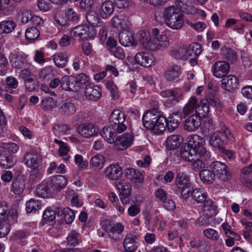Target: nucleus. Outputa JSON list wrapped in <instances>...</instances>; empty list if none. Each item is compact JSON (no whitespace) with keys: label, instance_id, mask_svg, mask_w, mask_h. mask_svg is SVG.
Wrapping results in <instances>:
<instances>
[{"label":"nucleus","instance_id":"nucleus-59","mask_svg":"<svg viewBox=\"0 0 252 252\" xmlns=\"http://www.w3.org/2000/svg\"><path fill=\"white\" fill-rule=\"evenodd\" d=\"M56 211L50 209L45 210L42 215L43 221L45 223L53 222L55 220L56 218Z\"/></svg>","mask_w":252,"mask_h":252},{"label":"nucleus","instance_id":"nucleus-28","mask_svg":"<svg viewBox=\"0 0 252 252\" xmlns=\"http://www.w3.org/2000/svg\"><path fill=\"white\" fill-rule=\"evenodd\" d=\"M101 135L103 138L110 144L114 143L116 136V127L112 126H104L100 131Z\"/></svg>","mask_w":252,"mask_h":252},{"label":"nucleus","instance_id":"nucleus-34","mask_svg":"<svg viewBox=\"0 0 252 252\" xmlns=\"http://www.w3.org/2000/svg\"><path fill=\"white\" fill-rule=\"evenodd\" d=\"M182 136L177 134H172L168 137L166 141L167 147L170 150L177 149L183 142Z\"/></svg>","mask_w":252,"mask_h":252},{"label":"nucleus","instance_id":"nucleus-31","mask_svg":"<svg viewBox=\"0 0 252 252\" xmlns=\"http://www.w3.org/2000/svg\"><path fill=\"white\" fill-rule=\"evenodd\" d=\"M69 57V54L67 52H59L53 56V59L57 67L63 68L66 66Z\"/></svg>","mask_w":252,"mask_h":252},{"label":"nucleus","instance_id":"nucleus-45","mask_svg":"<svg viewBox=\"0 0 252 252\" xmlns=\"http://www.w3.org/2000/svg\"><path fill=\"white\" fill-rule=\"evenodd\" d=\"M124 113L118 110H114L110 116V123L111 124L123 123L125 121Z\"/></svg>","mask_w":252,"mask_h":252},{"label":"nucleus","instance_id":"nucleus-1","mask_svg":"<svg viewBox=\"0 0 252 252\" xmlns=\"http://www.w3.org/2000/svg\"><path fill=\"white\" fill-rule=\"evenodd\" d=\"M145 127L152 130L157 134H162L165 130V117L160 115L156 109L148 111L142 117Z\"/></svg>","mask_w":252,"mask_h":252},{"label":"nucleus","instance_id":"nucleus-43","mask_svg":"<svg viewBox=\"0 0 252 252\" xmlns=\"http://www.w3.org/2000/svg\"><path fill=\"white\" fill-rule=\"evenodd\" d=\"M74 79L78 90L80 88H85V87H88L89 85L92 84L90 82L89 77L84 73L78 74Z\"/></svg>","mask_w":252,"mask_h":252},{"label":"nucleus","instance_id":"nucleus-55","mask_svg":"<svg viewBox=\"0 0 252 252\" xmlns=\"http://www.w3.org/2000/svg\"><path fill=\"white\" fill-rule=\"evenodd\" d=\"M86 20L88 23L90 25V26H97L99 23L100 19L97 15L96 13L94 11H90L86 14Z\"/></svg>","mask_w":252,"mask_h":252},{"label":"nucleus","instance_id":"nucleus-23","mask_svg":"<svg viewBox=\"0 0 252 252\" xmlns=\"http://www.w3.org/2000/svg\"><path fill=\"white\" fill-rule=\"evenodd\" d=\"M195 113L193 114L199 118V119L206 117L209 112V104L207 100H203L198 102L197 100V104L195 106Z\"/></svg>","mask_w":252,"mask_h":252},{"label":"nucleus","instance_id":"nucleus-58","mask_svg":"<svg viewBox=\"0 0 252 252\" xmlns=\"http://www.w3.org/2000/svg\"><path fill=\"white\" fill-rule=\"evenodd\" d=\"M12 65L13 67L17 68H21L27 64L26 58L21 55H17L11 60Z\"/></svg>","mask_w":252,"mask_h":252},{"label":"nucleus","instance_id":"nucleus-32","mask_svg":"<svg viewBox=\"0 0 252 252\" xmlns=\"http://www.w3.org/2000/svg\"><path fill=\"white\" fill-rule=\"evenodd\" d=\"M56 212L57 215H60L62 219H63L66 223L70 224L74 220L75 213L69 208H64L60 212V208L56 209Z\"/></svg>","mask_w":252,"mask_h":252},{"label":"nucleus","instance_id":"nucleus-4","mask_svg":"<svg viewBox=\"0 0 252 252\" xmlns=\"http://www.w3.org/2000/svg\"><path fill=\"white\" fill-rule=\"evenodd\" d=\"M72 35L82 40L93 37L96 34V30L93 26L80 25L75 27L71 32Z\"/></svg>","mask_w":252,"mask_h":252},{"label":"nucleus","instance_id":"nucleus-42","mask_svg":"<svg viewBox=\"0 0 252 252\" xmlns=\"http://www.w3.org/2000/svg\"><path fill=\"white\" fill-rule=\"evenodd\" d=\"M59 112L65 115H72L76 112V107L74 103L66 102L63 103L59 107Z\"/></svg>","mask_w":252,"mask_h":252},{"label":"nucleus","instance_id":"nucleus-20","mask_svg":"<svg viewBox=\"0 0 252 252\" xmlns=\"http://www.w3.org/2000/svg\"><path fill=\"white\" fill-rule=\"evenodd\" d=\"M201 125V120L198 117L192 114L185 121L184 128L188 131H194L197 129Z\"/></svg>","mask_w":252,"mask_h":252},{"label":"nucleus","instance_id":"nucleus-14","mask_svg":"<svg viewBox=\"0 0 252 252\" xmlns=\"http://www.w3.org/2000/svg\"><path fill=\"white\" fill-rule=\"evenodd\" d=\"M180 3H182V2L180 0H177L176 1V4H177L178 8H176L175 6H170L165 8L163 13V18L165 21V22L166 21H168L174 18L177 17V16L181 14V10L182 9V6L180 4Z\"/></svg>","mask_w":252,"mask_h":252},{"label":"nucleus","instance_id":"nucleus-53","mask_svg":"<svg viewBox=\"0 0 252 252\" xmlns=\"http://www.w3.org/2000/svg\"><path fill=\"white\" fill-rule=\"evenodd\" d=\"M36 190L38 195L43 198L49 197L52 195L51 189L46 184L39 185Z\"/></svg>","mask_w":252,"mask_h":252},{"label":"nucleus","instance_id":"nucleus-22","mask_svg":"<svg viewBox=\"0 0 252 252\" xmlns=\"http://www.w3.org/2000/svg\"><path fill=\"white\" fill-rule=\"evenodd\" d=\"M180 155L183 159L190 162L197 154L188 143H185L180 148Z\"/></svg>","mask_w":252,"mask_h":252},{"label":"nucleus","instance_id":"nucleus-51","mask_svg":"<svg viewBox=\"0 0 252 252\" xmlns=\"http://www.w3.org/2000/svg\"><path fill=\"white\" fill-rule=\"evenodd\" d=\"M193 199L197 203L204 202L207 198V194L200 189H195L191 192Z\"/></svg>","mask_w":252,"mask_h":252},{"label":"nucleus","instance_id":"nucleus-24","mask_svg":"<svg viewBox=\"0 0 252 252\" xmlns=\"http://www.w3.org/2000/svg\"><path fill=\"white\" fill-rule=\"evenodd\" d=\"M182 70L178 65H174L169 67L164 73L166 80L170 82L176 81L181 74Z\"/></svg>","mask_w":252,"mask_h":252},{"label":"nucleus","instance_id":"nucleus-57","mask_svg":"<svg viewBox=\"0 0 252 252\" xmlns=\"http://www.w3.org/2000/svg\"><path fill=\"white\" fill-rule=\"evenodd\" d=\"M150 37V34L148 32L146 31H140L137 33L136 38L135 40H137V42H139L144 47L145 44L149 39Z\"/></svg>","mask_w":252,"mask_h":252},{"label":"nucleus","instance_id":"nucleus-41","mask_svg":"<svg viewBox=\"0 0 252 252\" xmlns=\"http://www.w3.org/2000/svg\"><path fill=\"white\" fill-rule=\"evenodd\" d=\"M190 246L192 248H197L204 252H208L210 250L211 245L204 240H192L189 243Z\"/></svg>","mask_w":252,"mask_h":252},{"label":"nucleus","instance_id":"nucleus-7","mask_svg":"<svg viewBox=\"0 0 252 252\" xmlns=\"http://www.w3.org/2000/svg\"><path fill=\"white\" fill-rule=\"evenodd\" d=\"M133 140L132 135L130 133H126L115 139L114 146L116 149L123 151L129 147L132 144Z\"/></svg>","mask_w":252,"mask_h":252},{"label":"nucleus","instance_id":"nucleus-30","mask_svg":"<svg viewBox=\"0 0 252 252\" xmlns=\"http://www.w3.org/2000/svg\"><path fill=\"white\" fill-rule=\"evenodd\" d=\"M186 55L185 60L189 58H197L202 52L201 45L196 42L192 43L186 48Z\"/></svg>","mask_w":252,"mask_h":252},{"label":"nucleus","instance_id":"nucleus-39","mask_svg":"<svg viewBox=\"0 0 252 252\" xmlns=\"http://www.w3.org/2000/svg\"><path fill=\"white\" fill-rule=\"evenodd\" d=\"M125 250L136 251L137 246L136 242V237L131 234L126 236L123 243Z\"/></svg>","mask_w":252,"mask_h":252},{"label":"nucleus","instance_id":"nucleus-26","mask_svg":"<svg viewBox=\"0 0 252 252\" xmlns=\"http://www.w3.org/2000/svg\"><path fill=\"white\" fill-rule=\"evenodd\" d=\"M61 87L63 90L67 91H78V87L73 77L65 76L61 79Z\"/></svg>","mask_w":252,"mask_h":252},{"label":"nucleus","instance_id":"nucleus-15","mask_svg":"<svg viewBox=\"0 0 252 252\" xmlns=\"http://www.w3.org/2000/svg\"><path fill=\"white\" fill-rule=\"evenodd\" d=\"M125 177L129 181L135 184L142 183L144 177L141 172L132 167L125 169L124 171Z\"/></svg>","mask_w":252,"mask_h":252},{"label":"nucleus","instance_id":"nucleus-16","mask_svg":"<svg viewBox=\"0 0 252 252\" xmlns=\"http://www.w3.org/2000/svg\"><path fill=\"white\" fill-rule=\"evenodd\" d=\"M77 132L85 138H89L97 134L98 129L91 124H82L77 126Z\"/></svg>","mask_w":252,"mask_h":252},{"label":"nucleus","instance_id":"nucleus-44","mask_svg":"<svg viewBox=\"0 0 252 252\" xmlns=\"http://www.w3.org/2000/svg\"><path fill=\"white\" fill-rule=\"evenodd\" d=\"M16 24L13 21H3L0 23V33H9L14 30Z\"/></svg>","mask_w":252,"mask_h":252},{"label":"nucleus","instance_id":"nucleus-21","mask_svg":"<svg viewBox=\"0 0 252 252\" xmlns=\"http://www.w3.org/2000/svg\"><path fill=\"white\" fill-rule=\"evenodd\" d=\"M114 6L110 1H105L101 4L98 9V14L102 19H107L114 12Z\"/></svg>","mask_w":252,"mask_h":252},{"label":"nucleus","instance_id":"nucleus-11","mask_svg":"<svg viewBox=\"0 0 252 252\" xmlns=\"http://www.w3.org/2000/svg\"><path fill=\"white\" fill-rule=\"evenodd\" d=\"M221 88L229 92H233L238 86V79L233 75H226L222 78L221 81Z\"/></svg>","mask_w":252,"mask_h":252},{"label":"nucleus","instance_id":"nucleus-52","mask_svg":"<svg viewBox=\"0 0 252 252\" xmlns=\"http://www.w3.org/2000/svg\"><path fill=\"white\" fill-rule=\"evenodd\" d=\"M54 18L57 23L62 26H65L67 24V20L65 12L61 10H57L54 13Z\"/></svg>","mask_w":252,"mask_h":252},{"label":"nucleus","instance_id":"nucleus-29","mask_svg":"<svg viewBox=\"0 0 252 252\" xmlns=\"http://www.w3.org/2000/svg\"><path fill=\"white\" fill-rule=\"evenodd\" d=\"M53 190L60 191L64 189L67 184V180L65 176L58 175L54 176L51 181Z\"/></svg>","mask_w":252,"mask_h":252},{"label":"nucleus","instance_id":"nucleus-13","mask_svg":"<svg viewBox=\"0 0 252 252\" xmlns=\"http://www.w3.org/2000/svg\"><path fill=\"white\" fill-rule=\"evenodd\" d=\"M123 173L121 167L117 164L110 165L104 170L105 177L111 180H118Z\"/></svg>","mask_w":252,"mask_h":252},{"label":"nucleus","instance_id":"nucleus-25","mask_svg":"<svg viewBox=\"0 0 252 252\" xmlns=\"http://www.w3.org/2000/svg\"><path fill=\"white\" fill-rule=\"evenodd\" d=\"M26 180L22 177L14 178L11 185V190L16 195L22 193L26 188Z\"/></svg>","mask_w":252,"mask_h":252},{"label":"nucleus","instance_id":"nucleus-17","mask_svg":"<svg viewBox=\"0 0 252 252\" xmlns=\"http://www.w3.org/2000/svg\"><path fill=\"white\" fill-rule=\"evenodd\" d=\"M182 117L179 112L173 113L167 119L165 118V126L168 129L172 131L177 128L182 120Z\"/></svg>","mask_w":252,"mask_h":252},{"label":"nucleus","instance_id":"nucleus-8","mask_svg":"<svg viewBox=\"0 0 252 252\" xmlns=\"http://www.w3.org/2000/svg\"><path fill=\"white\" fill-rule=\"evenodd\" d=\"M213 75L217 78H223L230 70L229 63L226 61L216 62L212 66Z\"/></svg>","mask_w":252,"mask_h":252},{"label":"nucleus","instance_id":"nucleus-56","mask_svg":"<svg viewBox=\"0 0 252 252\" xmlns=\"http://www.w3.org/2000/svg\"><path fill=\"white\" fill-rule=\"evenodd\" d=\"M203 234L208 239L217 241L220 237V232L212 228H207L203 231Z\"/></svg>","mask_w":252,"mask_h":252},{"label":"nucleus","instance_id":"nucleus-10","mask_svg":"<svg viewBox=\"0 0 252 252\" xmlns=\"http://www.w3.org/2000/svg\"><path fill=\"white\" fill-rule=\"evenodd\" d=\"M120 43L123 46H135L137 45V40L134 38V33L129 30H124L119 35Z\"/></svg>","mask_w":252,"mask_h":252},{"label":"nucleus","instance_id":"nucleus-2","mask_svg":"<svg viewBox=\"0 0 252 252\" xmlns=\"http://www.w3.org/2000/svg\"><path fill=\"white\" fill-rule=\"evenodd\" d=\"M19 146L15 143H4L0 148V166L9 168L14 165V154L19 150Z\"/></svg>","mask_w":252,"mask_h":252},{"label":"nucleus","instance_id":"nucleus-33","mask_svg":"<svg viewBox=\"0 0 252 252\" xmlns=\"http://www.w3.org/2000/svg\"><path fill=\"white\" fill-rule=\"evenodd\" d=\"M175 183L179 188L189 187V185H191L189 176L185 172L180 170L177 171V175L175 177Z\"/></svg>","mask_w":252,"mask_h":252},{"label":"nucleus","instance_id":"nucleus-12","mask_svg":"<svg viewBox=\"0 0 252 252\" xmlns=\"http://www.w3.org/2000/svg\"><path fill=\"white\" fill-rule=\"evenodd\" d=\"M84 94L87 99L93 101H96L101 96L100 88L93 84L85 87Z\"/></svg>","mask_w":252,"mask_h":252},{"label":"nucleus","instance_id":"nucleus-9","mask_svg":"<svg viewBox=\"0 0 252 252\" xmlns=\"http://www.w3.org/2000/svg\"><path fill=\"white\" fill-rule=\"evenodd\" d=\"M42 161L39 155L33 152H27L24 157L25 164L31 169L39 168Z\"/></svg>","mask_w":252,"mask_h":252},{"label":"nucleus","instance_id":"nucleus-38","mask_svg":"<svg viewBox=\"0 0 252 252\" xmlns=\"http://www.w3.org/2000/svg\"><path fill=\"white\" fill-rule=\"evenodd\" d=\"M203 211L204 215L209 218H212L217 214V207L211 200L204 202Z\"/></svg>","mask_w":252,"mask_h":252},{"label":"nucleus","instance_id":"nucleus-46","mask_svg":"<svg viewBox=\"0 0 252 252\" xmlns=\"http://www.w3.org/2000/svg\"><path fill=\"white\" fill-rule=\"evenodd\" d=\"M222 58L231 63H233L236 61L237 55L233 49L225 48L222 50Z\"/></svg>","mask_w":252,"mask_h":252},{"label":"nucleus","instance_id":"nucleus-3","mask_svg":"<svg viewBox=\"0 0 252 252\" xmlns=\"http://www.w3.org/2000/svg\"><path fill=\"white\" fill-rule=\"evenodd\" d=\"M188 144L191 147L192 149L197 154L198 156L205 160H209L211 158L209 152L207 151L204 146L205 141L204 138L195 134L191 137Z\"/></svg>","mask_w":252,"mask_h":252},{"label":"nucleus","instance_id":"nucleus-18","mask_svg":"<svg viewBox=\"0 0 252 252\" xmlns=\"http://www.w3.org/2000/svg\"><path fill=\"white\" fill-rule=\"evenodd\" d=\"M160 95L163 97H173L172 100L167 101L165 102L166 106L170 107L179 102V98L182 96V94L176 90L168 89L162 91L160 92Z\"/></svg>","mask_w":252,"mask_h":252},{"label":"nucleus","instance_id":"nucleus-36","mask_svg":"<svg viewBox=\"0 0 252 252\" xmlns=\"http://www.w3.org/2000/svg\"><path fill=\"white\" fill-rule=\"evenodd\" d=\"M199 177L202 182L206 185H211L215 180V176L213 170H202L199 173Z\"/></svg>","mask_w":252,"mask_h":252},{"label":"nucleus","instance_id":"nucleus-48","mask_svg":"<svg viewBox=\"0 0 252 252\" xmlns=\"http://www.w3.org/2000/svg\"><path fill=\"white\" fill-rule=\"evenodd\" d=\"M117 189L119 190L120 195H130L131 193V185L128 182H118L116 184Z\"/></svg>","mask_w":252,"mask_h":252},{"label":"nucleus","instance_id":"nucleus-6","mask_svg":"<svg viewBox=\"0 0 252 252\" xmlns=\"http://www.w3.org/2000/svg\"><path fill=\"white\" fill-rule=\"evenodd\" d=\"M211 168L213 170L215 177L219 180L227 182L231 179V173L227 170V166L224 163L216 161L211 163Z\"/></svg>","mask_w":252,"mask_h":252},{"label":"nucleus","instance_id":"nucleus-47","mask_svg":"<svg viewBox=\"0 0 252 252\" xmlns=\"http://www.w3.org/2000/svg\"><path fill=\"white\" fill-rule=\"evenodd\" d=\"M27 213H36L41 209V204L39 201L34 199H31L26 204Z\"/></svg>","mask_w":252,"mask_h":252},{"label":"nucleus","instance_id":"nucleus-61","mask_svg":"<svg viewBox=\"0 0 252 252\" xmlns=\"http://www.w3.org/2000/svg\"><path fill=\"white\" fill-rule=\"evenodd\" d=\"M53 72L51 66H46L40 70L39 75L43 80H49L53 77Z\"/></svg>","mask_w":252,"mask_h":252},{"label":"nucleus","instance_id":"nucleus-35","mask_svg":"<svg viewBox=\"0 0 252 252\" xmlns=\"http://www.w3.org/2000/svg\"><path fill=\"white\" fill-rule=\"evenodd\" d=\"M208 161L197 156L190 161L191 162V168L194 171L200 173V171L208 167Z\"/></svg>","mask_w":252,"mask_h":252},{"label":"nucleus","instance_id":"nucleus-50","mask_svg":"<svg viewBox=\"0 0 252 252\" xmlns=\"http://www.w3.org/2000/svg\"><path fill=\"white\" fill-rule=\"evenodd\" d=\"M100 225L102 228L108 233L111 238L115 240L118 239V236L112 232L113 222L110 220L108 219L102 220L101 221Z\"/></svg>","mask_w":252,"mask_h":252},{"label":"nucleus","instance_id":"nucleus-27","mask_svg":"<svg viewBox=\"0 0 252 252\" xmlns=\"http://www.w3.org/2000/svg\"><path fill=\"white\" fill-rule=\"evenodd\" d=\"M197 104V99L195 96L191 97L180 112L182 117L185 118L191 114L195 111V106Z\"/></svg>","mask_w":252,"mask_h":252},{"label":"nucleus","instance_id":"nucleus-64","mask_svg":"<svg viewBox=\"0 0 252 252\" xmlns=\"http://www.w3.org/2000/svg\"><path fill=\"white\" fill-rule=\"evenodd\" d=\"M111 24L114 28L118 29H125V21L123 18H120L118 16H114L111 20Z\"/></svg>","mask_w":252,"mask_h":252},{"label":"nucleus","instance_id":"nucleus-54","mask_svg":"<svg viewBox=\"0 0 252 252\" xmlns=\"http://www.w3.org/2000/svg\"><path fill=\"white\" fill-rule=\"evenodd\" d=\"M105 162V158L102 155H96L92 158L90 164L94 167L102 168Z\"/></svg>","mask_w":252,"mask_h":252},{"label":"nucleus","instance_id":"nucleus-5","mask_svg":"<svg viewBox=\"0 0 252 252\" xmlns=\"http://www.w3.org/2000/svg\"><path fill=\"white\" fill-rule=\"evenodd\" d=\"M159 38L157 36L150 37L144 48L147 50L156 51L167 47L169 45L167 37L165 34H161L159 35Z\"/></svg>","mask_w":252,"mask_h":252},{"label":"nucleus","instance_id":"nucleus-49","mask_svg":"<svg viewBox=\"0 0 252 252\" xmlns=\"http://www.w3.org/2000/svg\"><path fill=\"white\" fill-rule=\"evenodd\" d=\"M40 35V32L37 28L35 27L28 28L25 32V37L27 40L32 42L37 39Z\"/></svg>","mask_w":252,"mask_h":252},{"label":"nucleus","instance_id":"nucleus-62","mask_svg":"<svg viewBox=\"0 0 252 252\" xmlns=\"http://www.w3.org/2000/svg\"><path fill=\"white\" fill-rule=\"evenodd\" d=\"M171 55L176 59L185 60L186 55V48L184 46H180L173 49L171 52Z\"/></svg>","mask_w":252,"mask_h":252},{"label":"nucleus","instance_id":"nucleus-60","mask_svg":"<svg viewBox=\"0 0 252 252\" xmlns=\"http://www.w3.org/2000/svg\"><path fill=\"white\" fill-rule=\"evenodd\" d=\"M56 102L53 98L48 97L44 98L41 101V107L44 110H49L55 108Z\"/></svg>","mask_w":252,"mask_h":252},{"label":"nucleus","instance_id":"nucleus-37","mask_svg":"<svg viewBox=\"0 0 252 252\" xmlns=\"http://www.w3.org/2000/svg\"><path fill=\"white\" fill-rule=\"evenodd\" d=\"M221 133L219 131H217L213 133H211L209 136V144L210 145L215 148H218L220 150L222 148L223 140L222 139Z\"/></svg>","mask_w":252,"mask_h":252},{"label":"nucleus","instance_id":"nucleus-63","mask_svg":"<svg viewBox=\"0 0 252 252\" xmlns=\"http://www.w3.org/2000/svg\"><path fill=\"white\" fill-rule=\"evenodd\" d=\"M79 233L76 231L72 230L66 238L67 244L70 246H75L78 244Z\"/></svg>","mask_w":252,"mask_h":252},{"label":"nucleus","instance_id":"nucleus-40","mask_svg":"<svg viewBox=\"0 0 252 252\" xmlns=\"http://www.w3.org/2000/svg\"><path fill=\"white\" fill-rule=\"evenodd\" d=\"M184 23L183 15L181 14H179L177 17L172 18L168 21H166L165 24L169 28L174 30H178L181 29Z\"/></svg>","mask_w":252,"mask_h":252},{"label":"nucleus","instance_id":"nucleus-19","mask_svg":"<svg viewBox=\"0 0 252 252\" xmlns=\"http://www.w3.org/2000/svg\"><path fill=\"white\" fill-rule=\"evenodd\" d=\"M136 62L145 67H149L153 62V57L151 54L146 52H139L135 56Z\"/></svg>","mask_w":252,"mask_h":252}]
</instances>
